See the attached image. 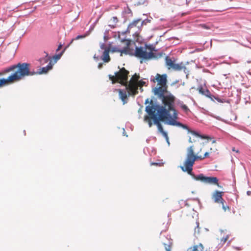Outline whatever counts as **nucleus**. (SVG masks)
I'll use <instances>...</instances> for the list:
<instances>
[{
    "label": "nucleus",
    "instance_id": "obj_50",
    "mask_svg": "<svg viewBox=\"0 0 251 251\" xmlns=\"http://www.w3.org/2000/svg\"><path fill=\"white\" fill-rule=\"evenodd\" d=\"M103 39L105 42L109 39V37L106 35V33H104Z\"/></svg>",
    "mask_w": 251,
    "mask_h": 251
},
{
    "label": "nucleus",
    "instance_id": "obj_11",
    "mask_svg": "<svg viewBox=\"0 0 251 251\" xmlns=\"http://www.w3.org/2000/svg\"><path fill=\"white\" fill-rule=\"evenodd\" d=\"M162 53L159 52L155 53L152 51L147 52L146 51V54L144 57V61L146 62L147 60H150L152 58H158L162 56Z\"/></svg>",
    "mask_w": 251,
    "mask_h": 251
},
{
    "label": "nucleus",
    "instance_id": "obj_2",
    "mask_svg": "<svg viewBox=\"0 0 251 251\" xmlns=\"http://www.w3.org/2000/svg\"><path fill=\"white\" fill-rule=\"evenodd\" d=\"M161 85L162 86L156 87L153 89L154 95L157 96L158 99L161 100L163 104L171 101V102H172L173 100H175V97L168 91L167 83Z\"/></svg>",
    "mask_w": 251,
    "mask_h": 251
},
{
    "label": "nucleus",
    "instance_id": "obj_60",
    "mask_svg": "<svg viewBox=\"0 0 251 251\" xmlns=\"http://www.w3.org/2000/svg\"><path fill=\"white\" fill-rule=\"evenodd\" d=\"M148 125H149V126L150 127H151L152 125V123L151 120L149 121Z\"/></svg>",
    "mask_w": 251,
    "mask_h": 251
},
{
    "label": "nucleus",
    "instance_id": "obj_29",
    "mask_svg": "<svg viewBox=\"0 0 251 251\" xmlns=\"http://www.w3.org/2000/svg\"><path fill=\"white\" fill-rule=\"evenodd\" d=\"M121 42H123V43L125 42V41H126L127 42H126V46H127L126 48H128V47L130 46V45L132 43L133 44H134V45H135V43L134 41H132L130 39H126V37L121 39Z\"/></svg>",
    "mask_w": 251,
    "mask_h": 251
},
{
    "label": "nucleus",
    "instance_id": "obj_1",
    "mask_svg": "<svg viewBox=\"0 0 251 251\" xmlns=\"http://www.w3.org/2000/svg\"><path fill=\"white\" fill-rule=\"evenodd\" d=\"M150 105H147L145 108V111L149 114L152 120L155 117H163L167 115L168 113V111L166 110V108L164 106V105H162L153 103L152 100H151L150 101Z\"/></svg>",
    "mask_w": 251,
    "mask_h": 251
},
{
    "label": "nucleus",
    "instance_id": "obj_24",
    "mask_svg": "<svg viewBox=\"0 0 251 251\" xmlns=\"http://www.w3.org/2000/svg\"><path fill=\"white\" fill-rule=\"evenodd\" d=\"M142 20V19L138 18L134 19L131 23L128 25V28L130 30L131 28L137 26L139 22Z\"/></svg>",
    "mask_w": 251,
    "mask_h": 251
},
{
    "label": "nucleus",
    "instance_id": "obj_40",
    "mask_svg": "<svg viewBox=\"0 0 251 251\" xmlns=\"http://www.w3.org/2000/svg\"><path fill=\"white\" fill-rule=\"evenodd\" d=\"M128 48H125L124 49H120V52H121V56H122L123 53L127 54Z\"/></svg>",
    "mask_w": 251,
    "mask_h": 251
},
{
    "label": "nucleus",
    "instance_id": "obj_59",
    "mask_svg": "<svg viewBox=\"0 0 251 251\" xmlns=\"http://www.w3.org/2000/svg\"><path fill=\"white\" fill-rule=\"evenodd\" d=\"M178 82H179V80H176V81H174L172 83L171 85L173 86V85L176 84Z\"/></svg>",
    "mask_w": 251,
    "mask_h": 251
},
{
    "label": "nucleus",
    "instance_id": "obj_19",
    "mask_svg": "<svg viewBox=\"0 0 251 251\" xmlns=\"http://www.w3.org/2000/svg\"><path fill=\"white\" fill-rule=\"evenodd\" d=\"M205 183L213 184L218 185V179L214 176H206Z\"/></svg>",
    "mask_w": 251,
    "mask_h": 251
},
{
    "label": "nucleus",
    "instance_id": "obj_20",
    "mask_svg": "<svg viewBox=\"0 0 251 251\" xmlns=\"http://www.w3.org/2000/svg\"><path fill=\"white\" fill-rule=\"evenodd\" d=\"M152 18L150 17V18H147L144 20H141V22L140 25L137 26V28H138L139 31H141L142 29V27L144 25H147L148 23H150L151 21Z\"/></svg>",
    "mask_w": 251,
    "mask_h": 251
},
{
    "label": "nucleus",
    "instance_id": "obj_34",
    "mask_svg": "<svg viewBox=\"0 0 251 251\" xmlns=\"http://www.w3.org/2000/svg\"><path fill=\"white\" fill-rule=\"evenodd\" d=\"M180 106L186 113L190 112V109L188 106L184 104L183 102L180 103Z\"/></svg>",
    "mask_w": 251,
    "mask_h": 251
},
{
    "label": "nucleus",
    "instance_id": "obj_47",
    "mask_svg": "<svg viewBox=\"0 0 251 251\" xmlns=\"http://www.w3.org/2000/svg\"><path fill=\"white\" fill-rule=\"evenodd\" d=\"M100 48L102 50H105V49L106 48H110L109 47H106L105 46V43H101L100 45Z\"/></svg>",
    "mask_w": 251,
    "mask_h": 251
},
{
    "label": "nucleus",
    "instance_id": "obj_35",
    "mask_svg": "<svg viewBox=\"0 0 251 251\" xmlns=\"http://www.w3.org/2000/svg\"><path fill=\"white\" fill-rule=\"evenodd\" d=\"M118 74H119V72H115L114 73V75H108L109 79L110 80L112 81V83H114V82H113V79L114 78H116L117 79V76H118Z\"/></svg>",
    "mask_w": 251,
    "mask_h": 251
},
{
    "label": "nucleus",
    "instance_id": "obj_3",
    "mask_svg": "<svg viewBox=\"0 0 251 251\" xmlns=\"http://www.w3.org/2000/svg\"><path fill=\"white\" fill-rule=\"evenodd\" d=\"M30 64L28 63H18L17 64L18 69L11 75L15 81L21 79L25 76H32L35 75V71H30Z\"/></svg>",
    "mask_w": 251,
    "mask_h": 251
},
{
    "label": "nucleus",
    "instance_id": "obj_48",
    "mask_svg": "<svg viewBox=\"0 0 251 251\" xmlns=\"http://www.w3.org/2000/svg\"><path fill=\"white\" fill-rule=\"evenodd\" d=\"M111 20L112 21L114 24H116L118 22L117 17H113Z\"/></svg>",
    "mask_w": 251,
    "mask_h": 251
},
{
    "label": "nucleus",
    "instance_id": "obj_41",
    "mask_svg": "<svg viewBox=\"0 0 251 251\" xmlns=\"http://www.w3.org/2000/svg\"><path fill=\"white\" fill-rule=\"evenodd\" d=\"M180 127H182V128L184 129L187 130L188 133H190V131H191L190 128L186 125L183 124L182 123L181 124V126H180Z\"/></svg>",
    "mask_w": 251,
    "mask_h": 251
},
{
    "label": "nucleus",
    "instance_id": "obj_26",
    "mask_svg": "<svg viewBox=\"0 0 251 251\" xmlns=\"http://www.w3.org/2000/svg\"><path fill=\"white\" fill-rule=\"evenodd\" d=\"M166 65L170 68H173L175 63L174 61L168 56H166L165 58Z\"/></svg>",
    "mask_w": 251,
    "mask_h": 251
},
{
    "label": "nucleus",
    "instance_id": "obj_53",
    "mask_svg": "<svg viewBox=\"0 0 251 251\" xmlns=\"http://www.w3.org/2000/svg\"><path fill=\"white\" fill-rule=\"evenodd\" d=\"M74 39H72L71 41L70 42L69 44H68L64 49L63 50H64V52L70 46V45L73 42Z\"/></svg>",
    "mask_w": 251,
    "mask_h": 251
},
{
    "label": "nucleus",
    "instance_id": "obj_6",
    "mask_svg": "<svg viewBox=\"0 0 251 251\" xmlns=\"http://www.w3.org/2000/svg\"><path fill=\"white\" fill-rule=\"evenodd\" d=\"M169 116V113H167V115L162 117H155V118L153 120V124L157 126L158 131L162 133L164 130L163 129V126L160 124V122H162L165 123V121L167 120V116Z\"/></svg>",
    "mask_w": 251,
    "mask_h": 251
},
{
    "label": "nucleus",
    "instance_id": "obj_31",
    "mask_svg": "<svg viewBox=\"0 0 251 251\" xmlns=\"http://www.w3.org/2000/svg\"><path fill=\"white\" fill-rule=\"evenodd\" d=\"M214 100H216L218 102H221V103H224L226 102V100L224 99H221L220 97H219L218 96H214V97H213V100L212 101H214Z\"/></svg>",
    "mask_w": 251,
    "mask_h": 251
},
{
    "label": "nucleus",
    "instance_id": "obj_64",
    "mask_svg": "<svg viewBox=\"0 0 251 251\" xmlns=\"http://www.w3.org/2000/svg\"><path fill=\"white\" fill-rule=\"evenodd\" d=\"M247 194L248 195V196H250L251 195V191H248L247 192Z\"/></svg>",
    "mask_w": 251,
    "mask_h": 251
},
{
    "label": "nucleus",
    "instance_id": "obj_56",
    "mask_svg": "<svg viewBox=\"0 0 251 251\" xmlns=\"http://www.w3.org/2000/svg\"><path fill=\"white\" fill-rule=\"evenodd\" d=\"M209 155V152H205V153L204 154V155L203 156H202V159H204L205 158L208 157Z\"/></svg>",
    "mask_w": 251,
    "mask_h": 251
},
{
    "label": "nucleus",
    "instance_id": "obj_45",
    "mask_svg": "<svg viewBox=\"0 0 251 251\" xmlns=\"http://www.w3.org/2000/svg\"><path fill=\"white\" fill-rule=\"evenodd\" d=\"M134 50L133 49H128V53L127 54H129L131 56H134Z\"/></svg>",
    "mask_w": 251,
    "mask_h": 251
},
{
    "label": "nucleus",
    "instance_id": "obj_25",
    "mask_svg": "<svg viewBox=\"0 0 251 251\" xmlns=\"http://www.w3.org/2000/svg\"><path fill=\"white\" fill-rule=\"evenodd\" d=\"M50 57L49 56V53H46V55L45 57L40 58L38 59V61L40 62L41 65H43L45 63H47L49 60L50 59Z\"/></svg>",
    "mask_w": 251,
    "mask_h": 251
},
{
    "label": "nucleus",
    "instance_id": "obj_61",
    "mask_svg": "<svg viewBox=\"0 0 251 251\" xmlns=\"http://www.w3.org/2000/svg\"><path fill=\"white\" fill-rule=\"evenodd\" d=\"M151 165L158 166L159 165V163L157 162H152L151 163Z\"/></svg>",
    "mask_w": 251,
    "mask_h": 251
},
{
    "label": "nucleus",
    "instance_id": "obj_15",
    "mask_svg": "<svg viewBox=\"0 0 251 251\" xmlns=\"http://www.w3.org/2000/svg\"><path fill=\"white\" fill-rule=\"evenodd\" d=\"M15 81L12 76V75H10L7 78H0V87H2L3 86L8 84L11 83Z\"/></svg>",
    "mask_w": 251,
    "mask_h": 251
},
{
    "label": "nucleus",
    "instance_id": "obj_28",
    "mask_svg": "<svg viewBox=\"0 0 251 251\" xmlns=\"http://www.w3.org/2000/svg\"><path fill=\"white\" fill-rule=\"evenodd\" d=\"M190 133H192L193 135H195L196 137H200L201 139H206V138L204 135H201L196 131L191 130V131Z\"/></svg>",
    "mask_w": 251,
    "mask_h": 251
},
{
    "label": "nucleus",
    "instance_id": "obj_37",
    "mask_svg": "<svg viewBox=\"0 0 251 251\" xmlns=\"http://www.w3.org/2000/svg\"><path fill=\"white\" fill-rule=\"evenodd\" d=\"M130 30L128 28V27L127 28L126 30L124 31H123L122 32H120L119 31L118 32V36H117V37L118 39H120V35L122 34L123 35H124L126 33H130Z\"/></svg>",
    "mask_w": 251,
    "mask_h": 251
},
{
    "label": "nucleus",
    "instance_id": "obj_43",
    "mask_svg": "<svg viewBox=\"0 0 251 251\" xmlns=\"http://www.w3.org/2000/svg\"><path fill=\"white\" fill-rule=\"evenodd\" d=\"M120 49H119L116 46H114V47H112V48L111 50V52H120Z\"/></svg>",
    "mask_w": 251,
    "mask_h": 251
},
{
    "label": "nucleus",
    "instance_id": "obj_42",
    "mask_svg": "<svg viewBox=\"0 0 251 251\" xmlns=\"http://www.w3.org/2000/svg\"><path fill=\"white\" fill-rule=\"evenodd\" d=\"M196 224H197V227L195 228V231H194V234H196V233L197 232L198 234L199 233V232H200V228H199V223L197 222H196Z\"/></svg>",
    "mask_w": 251,
    "mask_h": 251
},
{
    "label": "nucleus",
    "instance_id": "obj_55",
    "mask_svg": "<svg viewBox=\"0 0 251 251\" xmlns=\"http://www.w3.org/2000/svg\"><path fill=\"white\" fill-rule=\"evenodd\" d=\"M228 238V235H226V236L225 238H223V239H222V241H223L224 243H225L227 241Z\"/></svg>",
    "mask_w": 251,
    "mask_h": 251
},
{
    "label": "nucleus",
    "instance_id": "obj_54",
    "mask_svg": "<svg viewBox=\"0 0 251 251\" xmlns=\"http://www.w3.org/2000/svg\"><path fill=\"white\" fill-rule=\"evenodd\" d=\"M62 46H63V44L61 43H60L58 46L57 49L56 50V51H57V52L58 51L61 49Z\"/></svg>",
    "mask_w": 251,
    "mask_h": 251
},
{
    "label": "nucleus",
    "instance_id": "obj_27",
    "mask_svg": "<svg viewBox=\"0 0 251 251\" xmlns=\"http://www.w3.org/2000/svg\"><path fill=\"white\" fill-rule=\"evenodd\" d=\"M64 53V50H62L59 53L56 54L53 56L54 63H55L61 58Z\"/></svg>",
    "mask_w": 251,
    "mask_h": 251
},
{
    "label": "nucleus",
    "instance_id": "obj_10",
    "mask_svg": "<svg viewBox=\"0 0 251 251\" xmlns=\"http://www.w3.org/2000/svg\"><path fill=\"white\" fill-rule=\"evenodd\" d=\"M165 124L168 125L180 127L182 123L173 119L171 113H169V116H167V120L165 121Z\"/></svg>",
    "mask_w": 251,
    "mask_h": 251
},
{
    "label": "nucleus",
    "instance_id": "obj_39",
    "mask_svg": "<svg viewBox=\"0 0 251 251\" xmlns=\"http://www.w3.org/2000/svg\"><path fill=\"white\" fill-rule=\"evenodd\" d=\"M172 242L169 241V244L164 243V246L166 251H171Z\"/></svg>",
    "mask_w": 251,
    "mask_h": 251
},
{
    "label": "nucleus",
    "instance_id": "obj_46",
    "mask_svg": "<svg viewBox=\"0 0 251 251\" xmlns=\"http://www.w3.org/2000/svg\"><path fill=\"white\" fill-rule=\"evenodd\" d=\"M225 202H223V203H221L222 204V208L225 211H226V210L227 209H229V207L227 206V205H225L224 204V203Z\"/></svg>",
    "mask_w": 251,
    "mask_h": 251
},
{
    "label": "nucleus",
    "instance_id": "obj_21",
    "mask_svg": "<svg viewBox=\"0 0 251 251\" xmlns=\"http://www.w3.org/2000/svg\"><path fill=\"white\" fill-rule=\"evenodd\" d=\"M134 77L137 80H138L140 78L139 75H137L136 74H135L130 79L129 82H128V85L126 87V88L128 89V90L132 91L134 89V86L131 83V82L132 81L133 78Z\"/></svg>",
    "mask_w": 251,
    "mask_h": 251
},
{
    "label": "nucleus",
    "instance_id": "obj_38",
    "mask_svg": "<svg viewBox=\"0 0 251 251\" xmlns=\"http://www.w3.org/2000/svg\"><path fill=\"white\" fill-rule=\"evenodd\" d=\"M205 89H203L201 84L200 85L198 88V90L199 91V92L203 96L204 95H205Z\"/></svg>",
    "mask_w": 251,
    "mask_h": 251
},
{
    "label": "nucleus",
    "instance_id": "obj_51",
    "mask_svg": "<svg viewBox=\"0 0 251 251\" xmlns=\"http://www.w3.org/2000/svg\"><path fill=\"white\" fill-rule=\"evenodd\" d=\"M139 83L140 85L142 86H146V82L143 81V80H140L139 82Z\"/></svg>",
    "mask_w": 251,
    "mask_h": 251
},
{
    "label": "nucleus",
    "instance_id": "obj_22",
    "mask_svg": "<svg viewBox=\"0 0 251 251\" xmlns=\"http://www.w3.org/2000/svg\"><path fill=\"white\" fill-rule=\"evenodd\" d=\"M203 245L200 243L198 245L194 246L193 247L188 248L186 251H203Z\"/></svg>",
    "mask_w": 251,
    "mask_h": 251
},
{
    "label": "nucleus",
    "instance_id": "obj_57",
    "mask_svg": "<svg viewBox=\"0 0 251 251\" xmlns=\"http://www.w3.org/2000/svg\"><path fill=\"white\" fill-rule=\"evenodd\" d=\"M102 67H103V63H100L99 64V65H98V68L99 69H101L102 68Z\"/></svg>",
    "mask_w": 251,
    "mask_h": 251
},
{
    "label": "nucleus",
    "instance_id": "obj_58",
    "mask_svg": "<svg viewBox=\"0 0 251 251\" xmlns=\"http://www.w3.org/2000/svg\"><path fill=\"white\" fill-rule=\"evenodd\" d=\"M182 69H183L184 72L185 74H187L188 72V71H187V68L185 66H183Z\"/></svg>",
    "mask_w": 251,
    "mask_h": 251
},
{
    "label": "nucleus",
    "instance_id": "obj_63",
    "mask_svg": "<svg viewBox=\"0 0 251 251\" xmlns=\"http://www.w3.org/2000/svg\"><path fill=\"white\" fill-rule=\"evenodd\" d=\"M149 99H147L146 100H145V104H148V103H149Z\"/></svg>",
    "mask_w": 251,
    "mask_h": 251
},
{
    "label": "nucleus",
    "instance_id": "obj_49",
    "mask_svg": "<svg viewBox=\"0 0 251 251\" xmlns=\"http://www.w3.org/2000/svg\"><path fill=\"white\" fill-rule=\"evenodd\" d=\"M162 135L164 137V138H165V139H168V134L167 133V132L164 131L163 132H162V133H161Z\"/></svg>",
    "mask_w": 251,
    "mask_h": 251
},
{
    "label": "nucleus",
    "instance_id": "obj_12",
    "mask_svg": "<svg viewBox=\"0 0 251 251\" xmlns=\"http://www.w3.org/2000/svg\"><path fill=\"white\" fill-rule=\"evenodd\" d=\"M53 64L54 63H52V61L50 60L47 66L42 67L39 71H35V75H42L48 73L49 71L52 69Z\"/></svg>",
    "mask_w": 251,
    "mask_h": 251
},
{
    "label": "nucleus",
    "instance_id": "obj_5",
    "mask_svg": "<svg viewBox=\"0 0 251 251\" xmlns=\"http://www.w3.org/2000/svg\"><path fill=\"white\" fill-rule=\"evenodd\" d=\"M146 51L147 50H146L145 47H143L141 46H135V49L134 52V56L141 59L140 61L141 64L143 63L144 61Z\"/></svg>",
    "mask_w": 251,
    "mask_h": 251
},
{
    "label": "nucleus",
    "instance_id": "obj_30",
    "mask_svg": "<svg viewBox=\"0 0 251 251\" xmlns=\"http://www.w3.org/2000/svg\"><path fill=\"white\" fill-rule=\"evenodd\" d=\"M89 35V31H86L84 34L82 35H78L75 38L73 39L74 40H78L80 39L84 38L88 36Z\"/></svg>",
    "mask_w": 251,
    "mask_h": 251
},
{
    "label": "nucleus",
    "instance_id": "obj_52",
    "mask_svg": "<svg viewBox=\"0 0 251 251\" xmlns=\"http://www.w3.org/2000/svg\"><path fill=\"white\" fill-rule=\"evenodd\" d=\"M140 32L141 31H139L138 30L137 31L135 32V33L133 34V36L135 38L138 37Z\"/></svg>",
    "mask_w": 251,
    "mask_h": 251
},
{
    "label": "nucleus",
    "instance_id": "obj_44",
    "mask_svg": "<svg viewBox=\"0 0 251 251\" xmlns=\"http://www.w3.org/2000/svg\"><path fill=\"white\" fill-rule=\"evenodd\" d=\"M125 12L126 14H130L131 15V16H132V11L128 7H127V9L125 10Z\"/></svg>",
    "mask_w": 251,
    "mask_h": 251
},
{
    "label": "nucleus",
    "instance_id": "obj_4",
    "mask_svg": "<svg viewBox=\"0 0 251 251\" xmlns=\"http://www.w3.org/2000/svg\"><path fill=\"white\" fill-rule=\"evenodd\" d=\"M202 160V156H199L194 154V155L190 160L185 166H180V168L182 171H193V165L195 164V162L197 160Z\"/></svg>",
    "mask_w": 251,
    "mask_h": 251
},
{
    "label": "nucleus",
    "instance_id": "obj_7",
    "mask_svg": "<svg viewBox=\"0 0 251 251\" xmlns=\"http://www.w3.org/2000/svg\"><path fill=\"white\" fill-rule=\"evenodd\" d=\"M129 71L125 68H122L119 72V74L117 76V79L119 81H127Z\"/></svg>",
    "mask_w": 251,
    "mask_h": 251
},
{
    "label": "nucleus",
    "instance_id": "obj_16",
    "mask_svg": "<svg viewBox=\"0 0 251 251\" xmlns=\"http://www.w3.org/2000/svg\"><path fill=\"white\" fill-rule=\"evenodd\" d=\"M193 146H191L189 147L187 149V154L186 156V159L184 162V166L186 164L189 162L192 157L194 155V152L193 148Z\"/></svg>",
    "mask_w": 251,
    "mask_h": 251
},
{
    "label": "nucleus",
    "instance_id": "obj_36",
    "mask_svg": "<svg viewBox=\"0 0 251 251\" xmlns=\"http://www.w3.org/2000/svg\"><path fill=\"white\" fill-rule=\"evenodd\" d=\"M145 48H146V49H149L150 51H156V49H155V48L152 45H147V44H145Z\"/></svg>",
    "mask_w": 251,
    "mask_h": 251
},
{
    "label": "nucleus",
    "instance_id": "obj_14",
    "mask_svg": "<svg viewBox=\"0 0 251 251\" xmlns=\"http://www.w3.org/2000/svg\"><path fill=\"white\" fill-rule=\"evenodd\" d=\"M223 194V192L219 191L218 190L215 191L212 196L215 202L223 203V202H225V201L222 198Z\"/></svg>",
    "mask_w": 251,
    "mask_h": 251
},
{
    "label": "nucleus",
    "instance_id": "obj_17",
    "mask_svg": "<svg viewBox=\"0 0 251 251\" xmlns=\"http://www.w3.org/2000/svg\"><path fill=\"white\" fill-rule=\"evenodd\" d=\"M109 51L110 48H106L103 52L101 58L104 62L107 63L110 60V57L109 55Z\"/></svg>",
    "mask_w": 251,
    "mask_h": 251
},
{
    "label": "nucleus",
    "instance_id": "obj_62",
    "mask_svg": "<svg viewBox=\"0 0 251 251\" xmlns=\"http://www.w3.org/2000/svg\"><path fill=\"white\" fill-rule=\"evenodd\" d=\"M94 58L97 61L99 60V56H96V55H95L94 56Z\"/></svg>",
    "mask_w": 251,
    "mask_h": 251
},
{
    "label": "nucleus",
    "instance_id": "obj_9",
    "mask_svg": "<svg viewBox=\"0 0 251 251\" xmlns=\"http://www.w3.org/2000/svg\"><path fill=\"white\" fill-rule=\"evenodd\" d=\"M175 101V100H174L172 101V102H171V101L166 102L164 104V106H165V108H166V110H168L169 113H170V111H171L174 112L173 116L175 119L177 118V112L174 107Z\"/></svg>",
    "mask_w": 251,
    "mask_h": 251
},
{
    "label": "nucleus",
    "instance_id": "obj_23",
    "mask_svg": "<svg viewBox=\"0 0 251 251\" xmlns=\"http://www.w3.org/2000/svg\"><path fill=\"white\" fill-rule=\"evenodd\" d=\"M16 69H17V64H14L13 65H11L8 67H7L3 69L2 72H0V73L2 74V75H3L5 74H6L7 73H9L11 71H14Z\"/></svg>",
    "mask_w": 251,
    "mask_h": 251
},
{
    "label": "nucleus",
    "instance_id": "obj_8",
    "mask_svg": "<svg viewBox=\"0 0 251 251\" xmlns=\"http://www.w3.org/2000/svg\"><path fill=\"white\" fill-rule=\"evenodd\" d=\"M183 172H187L194 180L196 181H200L204 183H205L206 176H205L203 174H200L198 175H195L192 171Z\"/></svg>",
    "mask_w": 251,
    "mask_h": 251
},
{
    "label": "nucleus",
    "instance_id": "obj_18",
    "mask_svg": "<svg viewBox=\"0 0 251 251\" xmlns=\"http://www.w3.org/2000/svg\"><path fill=\"white\" fill-rule=\"evenodd\" d=\"M119 95L120 99L123 102V104H125L127 102V101L126 100V99H127V96L126 92L122 89H119Z\"/></svg>",
    "mask_w": 251,
    "mask_h": 251
},
{
    "label": "nucleus",
    "instance_id": "obj_32",
    "mask_svg": "<svg viewBox=\"0 0 251 251\" xmlns=\"http://www.w3.org/2000/svg\"><path fill=\"white\" fill-rule=\"evenodd\" d=\"M181 64H182V63H181V64L175 63L172 68L175 70L180 71V70H182V68H183V66H181Z\"/></svg>",
    "mask_w": 251,
    "mask_h": 251
},
{
    "label": "nucleus",
    "instance_id": "obj_33",
    "mask_svg": "<svg viewBox=\"0 0 251 251\" xmlns=\"http://www.w3.org/2000/svg\"><path fill=\"white\" fill-rule=\"evenodd\" d=\"M204 96H206L207 98H210L211 100H213V97H214V95H212L210 93V92L207 89H205V95H204Z\"/></svg>",
    "mask_w": 251,
    "mask_h": 251
},
{
    "label": "nucleus",
    "instance_id": "obj_13",
    "mask_svg": "<svg viewBox=\"0 0 251 251\" xmlns=\"http://www.w3.org/2000/svg\"><path fill=\"white\" fill-rule=\"evenodd\" d=\"M167 75L166 74H164L161 75L159 74H157L156 75L155 79L158 82V84L165 85L166 83H167Z\"/></svg>",
    "mask_w": 251,
    "mask_h": 251
}]
</instances>
